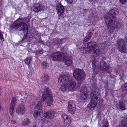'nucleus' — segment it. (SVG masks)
<instances>
[{
	"instance_id": "obj_1",
	"label": "nucleus",
	"mask_w": 127,
	"mask_h": 127,
	"mask_svg": "<svg viewBox=\"0 0 127 127\" xmlns=\"http://www.w3.org/2000/svg\"><path fill=\"white\" fill-rule=\"evenodd\" d=\"M58 82L60 83L62 82L63 84V85L61 87V89L63 92L66 90H72L76 85L75 82L69 80L68 77L65 75L60 76L58 79Z\"/></svg>"
},
{
	"instance_id": "obj_2",
	"label": "nucleus",
	"mask_w": 127,
	"mask_h": 127,
	"mask_svg": "<svg viewBox=\"0 0 127 127\" xmlns=\"http://www.w3.org/2000/svg\"><path fill=\"white\" fill-rule=\"evenodd\" d=\"M113 16L112 15L110 12L107 13L104 15V17L105 19V23L106 24L108 31L111 33H113L117 30V27L118 23L115 21L113 22V20L110 19L108 20L110 18H113Z\"/></svg>"
},
{
	"instance_id": "obj_3",
	"label": "nucleus",
	"mask_w": 127,
	"mask_h": 127,
	"mask_svg": "<svg viewBox=\"0 0 127 127\" xmlns=\"http://www.w3.org/2000/svg\"><path fill=\"white\" fill-rule=\"evenodd\" d=\"M51 58L53 61H64L66 65L68 66L71 65L73 63L71 57H66L64 53L57 52L52 53L51 55Z\"/></svg>"
},
{
	"instance_id": "obj_4",
	"label": "nucleus",
	"mask_w": 127,
	"mask_h": 127,
	"mask_svg": "<svg viewBox=\"0 0 127 127\" xmlns=\"http://www.w3.org/2000/svg\"><path fill=\"white\" fill-rule=\"evenodd\" d=\"M100 97L99 93L96 90L92 92L90 95V102L88 105L91 110H94L98 103L100 101Z\"/></svg>"
},
{
	"instance_id": "obj_5",
	"label": "nucleus",
	"mask_w": 127,
	"mask_h": 127,
	"mask_svg": "<svg viewBox=\"0 0 127 127\" xmlns=\"http://www.w3.org/2000/svg\"><path fill=\"white\" fill-rule=\"evenodd\" d=\"M21 18L17 20L12 25V27L16 30L22 31L23 32H28V26L27 24L21 21Z\"/></svg>"
},
{
	"instance_id": "obj_6",
	"label": "nucleus",
	"mask_w": 127,
	"mask_h": 127,
	"mask_svg": "<svg viewBox=\"0 0 127 127\" xmlns=\"http://www.w3.org/2000/svg\"><path fill=\"white\" fill-rule=\"evenodd\" d=\"M44 91V94L42 95V99H41V100L42 101H46L47 105L50 106L52 104L53 100L51 92L49 89L48 87H45Z\"/></svg>"
},
{
	"instance_id": "obj_7",
	"label": "nucleus",
	"mask_w": 127,
	"mask_h": 127,
	"mask_svg": "<svg viewBox=\"0 0 127 127\" xmlns=\"http://www.w3.org/2000/svg\"><path fill=\"white\" fill-rule=\"evenodd\" d=\"M73 75L76 80L81 82L85 80V73L81 69H75L74 70Z\"/></svg>"
},
{
	"instance_id": "obj_8",
	"label": "nucleus",
	"mask_w": 127,
	"mask_h": 127,
	"mask_svg": "<svg viewBox=\"0 0 127 127\" xmlns=\"http://www.w3.org/2000/svg\"><path fill=\"white\" fill-rule=\"evenodd\" d=\"M96 44L95 42H90L86 44L84 43L82 47H83L84 51H85V53H87L88 52L90 51L92 49L96 48Z\"/></svg>"
},
{
	"instance_id": "obj_9",
	"label": "nucleus",
	"mask_w": 127,
	"mask_h": 127,
	"mask_svg": "<svg viewBox=\"0 0 127 127\" xmlns=\"http://www.w3.org/2000/svg\"><path fill=\"white\" fill-rule=\"evenodd\" d=\"M42 108L41 102H39L35 108V110L33 114V116L34 118H38L39 117Z\"/></svg>"
},
{
	"instance_id": "obj_10",
	"label": "nucleus",
	"mask_w": 127,
	"mask_h": 127,
	"mask_svg": "<svg viewBox=\"0 0 127 127\" xmlns=\"http://www.w3.org/2000/svg\"><path fill=\"white\" fill-rule=\"evenodd\" d=\"M55 112L51 110H49L45 112L43 115V116L44 119H53L54 116Z\"/></svg>"
},
{
	"instance_id": "obj_11",
	"label": "nucleus",
	"mask_w": 127,
	"mask_h": 127,
	"mask_svg": "<svg viewBox=\"0 0 127 127\" xmlns=\"http://www.w3.org/2000/svg\"><path fill=\"white\" fill-rule=\"evenodd\" d=\"M25 111L24 105L21 104L18 106L16 110V113L19 115H22L24 113Z\"/></svg>"
},
{
	"instance_id": "obj_12",
	"label": "nucleus",
	"mask_w": 127,
	"mask_h": 127,
	"mask_svg": "<svg viewBox=\"0 0 127 127\" xmlns=\"http://www.w3.org/2000/svg\"><path fill=\"white\" fill-rule=\"evenodd\" d=\"M16 99L15 97H13L11 100L10 106V109L9 110V112L12 117L13 116L14 113V107L16 103Z\"/></svg>"
},
{
	"instance_id": "obj_13",
	"label": "nucleus",
	"mask_w": 127,
	"mask_h": 127,
	"mask_svg": "<svg viewBox=\"0 0 127 127\" xmlns=\"http://www.w3.org/2000/svg\"><path fill=\"white\" fill-rule=\"evenodd\" d=\"M64 6H63L61 3H59L58 4L56 8L57 13L59 16L62 15L64 11Z\"/></svg>"
},
{
	"instance_id": "obj_14",
	"label": "nucleus",
	"mask_w": 127,
	"mask_h": 127,
	"mask_svg": "<svg viewBox=\"0 0 127 127\" xmlns=\"http://www.w3.org/2000/svg\"><path fill=\"white\" fill-rule=\"evenodd\" d=\"M91 56L92 57H96L98 56L100 54V52L99 49L96 48L89 51Z\"/></svg>"
},
{
	"instance_id": "obj_15",
	"label": "nucleus",
	"mask_w": 127,
	"mask_h": 127,
	"mask_svg": "<svg viewBox=\"0 0 127 127\" xmlns=\"http://www.w3.org/2000/svg\"><path fill=\"white\" fill-rule=\"evenodd\" d=\"M42 8V5L39 3H37L33 6L32 9L33 11L37 12L41 10Z\"/></svg>"
},
{
	"instance_id": "obj_16",
	"label": "nucleus",
	"mask_w": 127,
	"mask_h": 127,
	"mask_svg": "<svg viewBox=\"0 0 127 127\" xmlns=\"http://www.w3.org/2000/svg\"><path fill=\"white\" fill-rule=\"evenodd\" d=\"M68 109V111L71 114H73L75 111V106L74 105H72L71 104L69 103Z\"/></svg>"
},
{
	"instance_id": "obj_17",
	"label": "nucleus",
	"mask_w": 127,
	"mask_h": 127,
	"mask_svg": "<svg viewBox=\"0 0 127 127\" xmlns=\"http://www.w3.org/2000/svg\"><path fill=\"white\" fill-rule=\"evenodd\" d=\"M100 68L102 71H105L109 69V66L107 65L106 63L104 62L102 65H101Z\"/></svg>"
},
{
	"instance_id": "obj_18",
	"label": "nucleus",
	"mask_w": 127,
	"mask_h": 127,
	"mask_svg": "<svg viewBox=\"0 0 127 127\" xmlns=\"http://www.w3.org/2000/svg\"><path fill=\"white\" fill-rule=\"evenodd\" d=\"M119 10L116 8H114L111 10V12L113 16V19L117 16L119 13Z\"/></svg>"
},
{
	"instance_id": "obj_19",
	"label": "nucleus",
	"mask_w": 127,
	"mask_h": 127,
	"mask_svg": "<svg viewBox=\"0 0 127 127\" xmlns=\"http://www.w3.org/2000/svg\"><path fill=\"white\" fill-rule=\"evenodd\" d=\"M31 122L29 119L28 118L24 119L22 123V125L24 126H28L30 124Z\"/></svg>"
},
{
	"instance_id": "obj_20",
	"label": "nucleus",
	"mask_w": 127,
	"mask_h": 127,
	"mask_svg": "<svg viewBox=\"0 0 127 127\" xmlns=\"http://www.w3.org/2000/svg\"><path fill=\"white\" fill-rule=\"evenodd\" d=\"M63 119L64 120L65 122L67 123L70 121V119L68 116L65 114L62 115Z\"/></svg>"
},
{
	"instance_id": "obj_21",
	"label": "nucleus",
	"mask_w": 127,
	"mask_h": 127,
	"mask_svg": "<svg viewBox=\"0 0 127 127\" xmlns=\"http://www.w3.org/2000/svg\"><path fill=\"white\" fill-rule=\"evenodd\" d=\"M121 124L122 127H127V116L123 120Z\"/></svg>"
},
{
	"instance_id": "obj_22",
	"label": "nucleus",
	"mask_w": 127,
	"mask_h": 127,
	"mask_svg": "<svg viewBox=\"0 0 127 127\" xmlns=\"http://www.w3.org/2000/svg\"><path fill=\"white\" fill-rule=\"evenodd\" d=\"M32 56H30L24 60V62L26 64L29 65L32 62Z\"/></svg>"
},
{
	"instance_id": "obj_23",
	"label": "nucleus",
	"mask_w": 127,
	"mask_h": 127,
	"mask_svg": "<svg viewBox=\"0 0 127 127\" xmlns=\"http://www.w3.org/2000/svg\"><path fill=\"white\" fill-rule=\"evenodd\" d=\"M80 93V97L81 99L83 100L86 99L87 98V93Z\"/></svg>"
},
{
	"instance_id": "obj_24",
	"label": "nucleus",
	"mask_w": 127,
	"mask_h": 127,
	"mask_svg": "<svg viewBox=\"0 0 127 127\" xmlns=\"http://www.w3.org/2000/svg\"><path fill=\"white\" fill-rule=\"evenodd\" d=\"M92 34L91 32H90L89 34H88V35L86 36L84 39V42L85 44V42L88 41L90 39L91 37L92 36Z\"/></svg>"
},
{
	"instance_id": "obj_25",
	"label": "nucleus",
	"mask_w": 127,
	"mask_h": 127,
	"mask_svg": "<svg viewBox=\"0 0 127 127\" xmlns=\"http://www.w3.org/2000/svg\"><path fill=\"white\" fill-rule=\"evenodd\" d=\"M119 106L120 109L124 110L125 109V106L124 103L122 102H120L119 103Z\"/></svg>"
},
{
	"instance_id": "obj_26",
	"label": "nucleus",
	"mask_w": 127,
	"mask_h": 127,
	"mask_svg": "<svg viewBox=\"0 0 127 127\" xmlns=\"http://www.w3.org/2000/svg\"><path fill=\"white\" fill-rule=\"evenodd\" d=\"M41 66L43 68H47L48 67V63L44 62L42 63Z\"/></svg>"
},
{
	"instance_id": "obj_27",
	"label": "nucleus",
	"mask_w": 127,
	"mask_h": 127,
	"mask_svg": "<svg viewBox=\"0 0 127 127\" xmlns=\"http://www.w3.org/2000/svg\"><path fill=\"white\" fill-rule=\"evenodd\" d=\"M49 80V77L48 75L47 74H45L43 77V80L45 82H47Z\"/></svg>"
},
{
	"instance_id": "obj_28",
	"label": "nucleus",
	"mask_w": 127,
	"mask_h": 127,
	"mask_svg": "<svg viewBox=\"0 0 127 127\" xmlns=\"http://www.w3.org/2000/svg\"><path fill=\"white\" fill-rule=\"evenodd\" d=\"M43 51L42 49H38L36 50V55H38L39 54H41L43 53Z\"/></svg>"
},
{
	"instance_id": "obj_29",
	"label": "nucleus",
	"mask_w": 127,
	"mask_h": 127,
	"mask_svg": "<svg viewBox=\"0 0 127 127\" xmlns=\"http://www.w3.org/2000/svg\"><path fill=\"white\" fill-rule=\"evenodd\" d=\"M80 93H85L86 92V88L84 86H83L81 88Z\"/></svg>"
},
{
	"instance_id": "obj_30",
	"label": "nucleus",
	"mask_w": 127,
	"mask_h": 127,
	"mask_svg": "<svg viewBox=\"0 0 127 127\" xmlns=\"http://www.w3.org/2000/svg\"><path fill=\"white\" fill-rule=\"evenodd\" d=\"M122 88L124 90H127V87L126 86V85H125V83L122 86Z\"/></svg>"
},
{
	"instance_id": "obj_31",
	"label": "nucleus",
	"mask_w": 127,
	"mask_h": 127,
	"mask_svg": "<svg viewBox=\"0 0 127 127\" xmlns=\"http://www.w3.org/2000/svg\"><path fill=\"white\" fill-rule=\"evenodd\" d=\"M26 99L27 101H30L31 99V96L30 95H27L26 97Z\"/></svg>"
},
{
	"instance_id": "obj_32",
	"label": "nucleus",
	"mask_w": 127,
	"mask_h": 127,
	"mask_svg": "<svg viewBox=\"0 0 127 127\" xmlns=\"http://www.w3.org/2000/svg\"><path fill=\"white\" fill-rule=\"evenodd\" d=\"M67 2L70 4H72L74 2V0H66Z\"/></svg>"
},
{
	"instance_id": "obj_33",
	"label": "nucleus",
	"mask_w": 127,
	"mask_h": 127,
	"mask_svg": "<svg viewBox=\"0 0 127 127\" xmlns=\"http://www.w3.org/2000/svg\"><path fill=\"white\" fill-rule=\"evenodd\" d=\"M107 42H105L103 43L102 44V46H104V47H107L108 45L107 44Z\"/></svg>"
},
{
	"instance_id": "obj_34",
	"label": "nucleus",
	"mask_w": 127,
	"mask_h": 127,
	"mask_svg": "<svg viewBox=\"0 0 127 127\" xmlns=\"http://www.w3.org/2000/svg\"><path fill=\"white\" fill-rule=\"evenodd\" d=\"M65 38H62L61 39H60V40H58L59 42L60 43V44L61 43H62V42H63V41L65 40Z\"/></svg>"
},
{
	"instance_id": "obj_35",
	"label": "nucleus",
	"mask_w": 127,
	"mask_h": 127,
	"mask_svg": "<svg viewBox=\"0 0 127 127\" xmlns=\"http://www.w3.org/2000/svg\"><path fill=\"white\" fill-rule=\"evenodd\" d=\"M44 45H46L48 46H51L50 43L49 41H47L46 43L44 44Z\"/></svg>"
},
{
	"instance_id": "obj_36",
	"label": "nucleus",
	"mask_w": 127,
	"mask_h": 127,
	"mask_svg": "<svg viewBox=\"0 0 127 127\" xmlns=\"http://www.w3.org/2000/svg\"><path fill=\"white\" fill-rule=\"evenodd\" d=\"M120 2L123 4H124L125 3L126 0H120Z\"/></svg>"
},
{
	"instance_id": "obj_37",
	"label": "nucleus",
	"mask_w": 127,
	"mask_h": 127,
	"mask_svg": "<svg viewBox=\"0 0 127 127\" xmlns=\"http://www.w3.org/2000/svg\"><path fill=\"white\" fill-rule=\"evenodd\" d=\"M0 39L1 40L3 39V35L0 32Z\"/></svg>"
},
{
	"instance_id": "obj_38",
	"label": "nucleus",
	"mask_w": 127,
	"mask_h": 127,
	"mask_svg": "<svg viewBox=\"0 0 127 127\" xmlns=\"http://www.w3.org/2000/svg\"><path fill=\"white\" fill-rule=\"evenodd\" d=\"M92 66L93 67V68L94 69V68H95V64L93 62L92 63Z\"/></svg>"
},
{
	"instance_id": "obj_39",
	"label": "nucleus",
	"mask_w": 127,
	"mask_h": 127,
	"mask_svg": "<svg viewBox=\"0 0 127 127\" xmlns=\"http://www.w3.org/2000/svg\"><path fill=\"white\" fill-rule=\"evenodd\" d=\"M11 124H14L16 123V121L15 120H13L11 121Z\"/></svg>"
},
{
	"instance_id": "obj_40",
	"label": "nucleus",
	"mask_w": 127,
	"mask_h": 127,
	"mask_svg": "<svg viewBox=\"0 0 127 127\" xmlns=\"http://www.w3.org/2000/svg\"><path fill=\"white\" fill-rule=\"evenodd\" d=\"M39 43L42 44H43L44 45V42L42 41V40H39Z\"/></svg>"
},
{
	"instance_id": "obj_41",
	"label": "nucleus",
	"mask_w": 127,
	"mask_h": 127,
	"mask_svg": "<svg viewBox=\"0 0 127 127\" xmlns=\"http://www.w3.org/2000/svg\"><path fill=\"white\" fill-rule=\"evenodd\" d=\"M93 88L94 87L95 89L96 88V84L95 83V84L94 85H93Z\"/></svg>"
},
{
	"instance_id": "obj_42",
	"label": "nucleus",
	"mask_w": 127,
	"mask_h": 127,
	"mask_svg": "<svg viewBox=\"0 0 127 127\" xmlns=\"http://www.w3.org/2000/svg\"><path fill=\"white\" fill-rule=\"evenodd\" d=\"M32 127H37V126L35 125H34L32 126Z\"/></svg>"
},
{
	"instance_id": "obj_43",
	"label": "nucleus",
	"mask_w": 127,
	"mask_h": 127,
	"mask_svg": "<svg viewBox=\"0 0 127 127\" xmlns=\"http://www.w3.org/2000/svg\"><path fill=\"white\" fill-rule=\"evenodd\" d=\"M125 85H126V86L127 87V83H125Z\"/></svg>"
},
{
	"instance_id": "obj_44",
	"label": "nucleus",
	"mask_w": 127,
	"mask_h": 127,
	"mask_svg": "<svg viewBox=\"0 0 127 127\" xmlns=\"http://www.w3.org/2000/svg\"><path fill=\"white\" fill-rule=\"evenodd\" d=\"M103 127H107L105 126H103Z\"/></svg>"
},
{
	"instance_id": "obj_45",
	"label": "nucleus",
	"mask_w": 127,
	"mask_h": 127,
	"mask_svg": "<svg viewBox=\"0 0 127 127\" xmlns=\"http://www.w3.org/2000/svg\"><path fill=\"white\" fill-rule=\"evenodd\" d=\"M20 95H21V93H20Z\"/></svg>"
}]
</instances>
